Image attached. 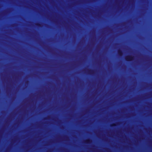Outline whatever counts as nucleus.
Instances as JSON below:
<instances>
[{
    "mask_svg": "<svg viewBox=\"0 0 152 152\" xmlns=\"http://www.w3.org/2000/svg\"><path fill=\"white\" fill-rule=\"evenodd\" d=\"M134 59V57L131 55L128 56L126 57L125 60L128 61H131Z\"/></svg>",
    "mask_w": 152,
    "mask_h": 152,
    "instance_id": "1",
    "label": "nucleus"
},
{
    "mask_svg": "<svg viewBox=\"0 0 152 152\" xmlns=\"http://www.w3.org/2000/svg\"><path fill=\"white\" fill-rule=\"evenodd\" d=\"M118 52L119 56H121L123 54L122 51L120 49H118Z\"/></svg>",
    "mask_w": 152,
    "mask_h": 152,
    "instance_id": "2",
    "label": "nucleus"
},
{
    "mask_svg": "<svg viewBox=\"0 0 152 152\" xmlns=\"http://www.w3.org/2000/svg\"><path fill=\"white\" fill-rule=\"evenodd\" d=\"M91 141V140L89 139H87L85 141V142L86 143H88L90 142Z\"/></svg>",
    "mask_w": 152,
    "mask_h": 152,
    "instance_id": "3",
    "label": "nucleus"
},
{
    "mask_svg": "<svg viewBox=\"0 0 152 152\" xmlns=\"http://www.w3.org/2000/svg\"><path fill=\"white\" fill-rule=\"evenodd\" d=\"M116 126V124H115L113 123V124L110 125L111 127H113V126Z\"/></svg>",
    "mask_w": 152,
    "mask_h": 152,
    "instance_id": "4",
    "label": "nucleus"
},
{
    "mask_svg": "<svg viewBox=\"0 0 152 152\" xmlns=\"http://www.w3.org/2000/svg\"><path fill=\"white\" fill-rule=\"evenodd\" d=\"M36 25L39 27H40L41 26V24L39 23H37L36 24Z\"/></svg>",
    "mask_w": 152,
    "mask_h": 152,
    "instance_id": "5",
    "label": "nucleus"
},
{
    "mask_svg": "<svg viewBox=\"0 0 152 152\" xmlns=\"http://www.w3.org/2000/svg\"><path fill=\"white\" fill-rule=\"evenodd\" d=\"M93 71V70H90L89 71L90 73H92Z\"/></svg>",
    "mask_w": 152,
    "mask_h": 152,
    "instance_id": "6",
    "label": "nucleus"
},
{
    "mask_svg": "<svg viewBox=\"0 0 152 152\" xmlns=\"http://www.w3.org/2000/svg\"><path fill=\"white\" fill-rule=\"evenodd\" d=\"M46 119V118H45V119Z\"/></svg>",
    "mask_w": 152,
    "mask_h": 152,
    "instance_id": "7",
    "label": "nucleus"
}]
</instances>
